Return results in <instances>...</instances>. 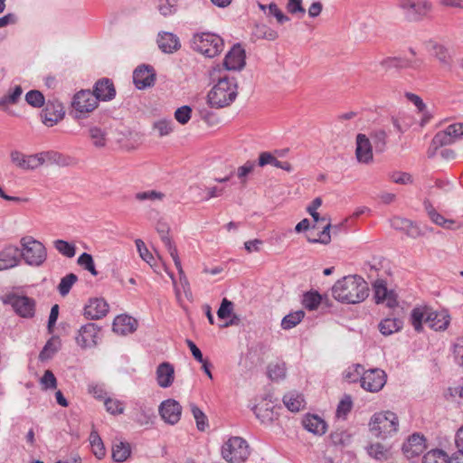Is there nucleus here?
Instances as JSON below:
<instances>
[{"label":"nucleus","instance_id":"f257e3e1","mask_svg":"<svg viewBox=\"0 0 463 463\" xmlns=\"http://www.w3.org/2000/svg\"><path fill=\"white\" fill-rule=\"evenodd\" d=\"M221 65H217L213 69L211 77L217 83L212 88L207 95L208 104L211 108L222 109L230 106L237 98L238 85L237 80L233 77L228 75L217 76L221 73Z\"/></svg>","mask_w":463,"mask_h":463},{"label":"nucleus","instance_id":"f03ea898","mask_svg":"<svg viewBox=\"0 0 463 463\" xmlns=\"http://www.w3.org/2000/svg\"><path fill=\"white\" fill-rule=\"evenodd\" d=\"M368 285L360 276H346L337 280L332 288L333 297L343 303L356 304L368 297Z\"/></svg>","mask_w":463,"mask_h":463},{"label":"nucleus","instance_id":"7ed1b4c3","mask_svg":"<svg viewBox=\"0 0 463 463\" xmlns=\"http://www.w3.org/2000/svg\"><path fill=\"white\" fill-rule=\"evenodd\" d=\"M398 427L397 415L389 411L374 413L369 422L372 434L383 439L397 432Z\"/></svg>","mask_w":463,"mask_h":463},{"label":"nucleus","instance_id":"20e7f679","mask_svg":"<svg viewBox=\"0 0 463 463\" xmlns=\"http://www.w3.org/2000/svg\"><path fill=\"white\" fill-rule=\"evenodd\" d=\"M397 7L406 22L419 23L429 16L432 4L430 0H397Z\"/></svg>","mask_w":463,"mask_h":463},{"label":"nucleus","instance_id":"39448f33","mask_svg":"<svg viewBox=\"0 0 463 463\" xmlns=\"http://www.w3.org/2000/svg\"><path fill=\"white\" fill-rule=\"evenodd\" d=\"M22 249H20L21 259L26 264L33 267L42 266L47 259V251L44 245L30 236L23 237L20 240Z\"/></svg>","mask_w":463,"mask_h":463},{"label":"nucleus","instance_id":"423d86ee","mask_svg":"<svg viewBox=\"0 0 463 463\" xmlns=\"http://www.w3.org/2000/svg\"><path fill=\"white\" fill-rule=\"evenodd\" d=\"M250 454V446L241 437H231L222 447V457L228 463H243Z\"/></svg>","mask_w":463,"mask_h":463},{"label":"nucleus","instance_id":"0eeeda50","mask_svg":"<svg viewBox=\"0 0 463 463\" xmlns=\"http://www.w3.org/2000/svg\"><path fill=\"white\" fill-rule=\"evenodd\" d=\"M223 45V40L219 35L211 33H195L192 39V48L209 58L221 53Z\"/></svg>","mask_w":463,"mask_h":463},{"label":"nucleus","instance_id":"6e6552de","mask_svg":"<svg viewBox=\"0 0 463 463\" xmlns=\"http://www.w3.org/2000/svg\"><path fill=\"white\" fill-rule=\"evenodd\" d=\"M97 98L90 90L78 91L71 100L70 114L75 119L86 118L98 107Z\"/></svg>","mask_w":463,"mask_h":463},{"label":"nucleus","instance_id":"1a4fd4ad","mask_svg":"<svg viewBox=\"0 0 463 463\" xmlns=\"http://www.w3.org/2000/svg\"><path fill=\"white\" fill-rule=\"evenodd\" d=\"M3 302L10 305L14 312L22 317L31 318L35 313V300L27 296L7 294L2 298Z\"/></svg>","mask_w":463,"mask_h":463},{"label":"nucleus","instance_id":"9d476101","mask_svg":"<svg viewBox=\"0 0 463 463\" xmlns=\"http://www.w3.org/2000/svg\"><path fill=\"white\" fill-rule=\"evenodd\" d=\"M41 112L42 122L47 127H53L60 122L65 115L63 105L57 99H49Z\"/></svg>","mask_w":463,"mask_h":463},{"label":"nucleus","instance_id":"9b49d317","mask_svg":"<svg viewBox=\"0 0 463 463\" xmlns=\"http://www.w3.org/2000/svg\"><path fill=\"white\" fill-rule=\"evenodd\" d=\"M386 383L384 371L375 368L365 371L361 377V386L371 392H377Z\"/></svg>","mask_w":463,"mask_h":463},{"label":"nucleus","instance_id":"f8f14e48","mask_svg":"<svg viewBox=\"0 0 463 463\" xmlns=\"http://www.w3.org/2000/svg\"><path fill=\"white\" fill-rule=\"evenodd\" d=\"M158 412L165 423L175 425L181 419L182 406L177 401L167 399L160 403Z\"/></svg>","mask_w":463,"mask_h":463},{"label":"nucleus","instance_id":"ddd939ff","mask_svg":"<svg viewBox=\"0 0 463 463\" xmlns=\"http://www.w3.org/2000/svg\"><path fill=\"white\" fill-rule=\"evenodd\" d=\"M99 327L94 323L82 326L75 337L76 343L82 349L91 348L97 345Z\"/></svg>","mask_w":463,"mask_h":463},{"label":"nucleus","instance_id":"4468645a","mask_svg":"<svg viewBox=\"0 0 463 463\" xmlns=\"http://www.w3.org/2000/svg\"><path fill=\"white\" fill-rule=\"evenodd\" d=\"M245 51L240 44H235L225 55L221 68L225 71H241L246 64Z\"/></svg>","mask_w":463,"mask_h":463},{"label":"nucleus","instance_id":"2eb2a0df","mask_svg":"<svg viewBox=\"0 0 463 463\" xmlns=\"http://www.w3.org/2000/svg\"><path fill=\"white\" fill-rule=\"evenodd\" d=\"M390 224L392 229L403 232L411 239H417L424 235L419 224L407 218L394 216L390 219Z\"/></svg>","mask_w":463,"mask_h":463},{"label":"nucleus","instance_id":"dca6fc26","mask_svg":"<svg viewBox=\"0 0 463 463\" xmlns=\"http://www.w3.org/2000/svg\"><path fill=\"white\" fill-rule=\"evenodd\" d=\"M402 449L409 459L419 457L426 449V439L420 433H413L403 443Z\"/></svg>","mask_w":463,"mask_h":463},{"label":"nucleus","instance_id":"f3484780","mask_svg":"<svg viewBox=\"0 0 463 463\" xmlns=\"http://www.w3.org/2000/svg\"><path fill=\"white\" fill-rule=\"evenodd\" d=\"M21 261L20 249L13 244L5 245L0 250V271L13 269Z\"/></svg>","mask_w":463,"mask_h":463},{"label":"nucleus","instance_id":"a211bd4d","mask_svg":"<svg viewBox=\"0 0 463 463\" xmlns=\"http://www.w3.org/2000/svg\"><path fill=\"white\" fill-rule=\"evenodd\" d=\"M133 81L138 90L154 85L155 71L152 66L140 65L133 72Z\"/></svg>","mask_w":463,"mask_h":463},{"label":"nucleus","instance_id":"6ab92c4d","mask_svg":"<svg viewBox=\"0 0 463 463\" xmlns=\"http://www.w3.org/2000/svg\"><path fill=\"white\" fill-rule=\"evenodd\" d=\"M99 101H109L112 100L116 96V89L111 80L108 78H102L99 80L95 85L94 90L91 91Z\"/></svg>","mask_w":463,"mask_h":463},{"label":"nucleus","instance_id":"aec40b11","mask_svg":"<svg viewBox=\"0 0 463 463\" xmlns=\"http://www.w3.org/2000/svg\"><path fill=\"white\" fill-rule=\"evenodd\" d=\"M11 162L22 170H34L39 167L40 159L37 154L24 155L18 150L10 153Z\"/></svg>","mask_w":463,"mask_h":463},{"label":"nucleus","instance_id":"412c9836","mask_svg":"<svg viewBox=\"0 0 463 463\" xmlns=\"http://www.w3.org/2000/svg\"><path fill=\"white\" fill-rule=\"evenodd\" d=\"M109 312V305L104 298H92L84 307V316L88 319H100Z\"/></svg>","mask_w":463,"mask_h":463},{"label":"nucleus","instance_id":"4be33fe9","mask_svg":"<svg viewBox=\"0 0 463 463\" xmlns=\"http://www.w3.org/2000/svg\"><path fill=\"white\" fill-rule=\"evenodd\" d=\"M373 287L376 303L386 301L389 307H393L397 305L395 294L392 290H388L384 280H375Z\"/></svg>","mask_w":463,"mask_h":463},{"label":"nucleus","instance_id":"5701e85b","mask_svg":"<svg viewBox=\"0 0 463 463\" xmlns=\"http://www.w3.org/2000/svg\"><path fill=\"white\" fill-rule=\"evenodd\" d=\"M156 379L161 388L170 387L175 380V368L169 362L161 363L156 370Z\"/></svg>","mask_w":463,"mask_h":463},{"label":"nucleus","instance_id":"b1692460","mask_svg":"<svg viewBox=\"0 0 463 463\" xmlns=\"http://www.w3.org/2000/svg\"><path fill=\"white\" fill-rule=\"evenodd\" d=\"M156 42L158 48L165 53H173L181 48L179 38L173 33H159Z\"/></svg>","mask_w":463,"mask_h":463},{"label":"nucleus","instance_id":"393cba45","mask_svg":"<svg viewBox=\"0 0 463 463\" xmlns=\"http://www.w3.org/2000/svg\"><path fill=\"white\" fill-rule=\"evenodd\" d=\"M373 145L364 134H358L356 137V157L359 162L369 163L373 160Z\"/></svg>","mask_w":463,"mask_h":463},{"label":"nucleus","instance_id":"a878e982","mask_svg":"<svg viewBox=\"0 0 463 463\" xmlns=\"http://www.w3.org/2000/svg\"><path fill=\"white\" fill-rule=\"evenodd\" d=\"M450 323V316L447 310L435 311L430 307L428 326L435 331L446 330Z\"/></svg>","mask_w":463,"mask_h":463},{"label":"nucleus","instance_id":"bb28decb","mask_svg":"<svg viewBox=\"0 0 463 463\" xmlns=\"http://www.w3.org/2000/svg\"><path fill=\"white\" fill-rule=\"evenodd\" d=\"M113 331L126 335L135 332L137 328V321L128 315L118 316L113 322Z\"/></svg>","mask_w":463,"mask_h":463},{"label":"nucleus","instance_id":"cd10ccee","mask_svg":"<svg viewBox=\"0 0 463 463\" xmlns=\"http://www.w3.org/2000/svg\"><path fill=\"white\" fill-rule=\"evenodd\" d=\"M38 158L40 159L39 166L44 164L57 165L60 166H65L70 164V157L63 156L62 154L56 151H44L37 153Z\"/></svg>","mask_w":463,"mask_h":463},{"label":"nucleus","instance_id":"c85d7f7f","mask_svg":"<svg viewBox=\"0 0 463 463\" xmlns=\"http://www.w3.org/2000/svg\"><path fill=\"white\" fill-rule=\"evenodd\" d=\"M429 313L430 307L427 306L416 307L411 310L410 321L415 331L421 332L423 323L428 325Z\"/></svg>","mask_w":463,"mask_h":463},{"label":"nucleus","instance_id":"c756f323","mask_svg":"<svg viewBox=\"0 0 463 463\" xmlns=\"http://www.w3.org/2000/svg\"><path fill=\"white\" fill-rule=\"evenodd\" d=\"M310 215L314 219L315 222L327 221V223L323 227V230L319 232L318 238L307 237V241L309 242H311V243L328 244L330 242V241H331V236H330L331 223L329 222V219H327L325 216L324 217H320L319 213L317 212L315 213H311Z\"/></svg>","mask_w":463,"mask_h":463},{"label":"nucleus","instance_id":"7c9ffc66","mask_svg":"<svg viewBox=\"0 0 463 463\" xmlns=\"http://www.w3.org/2000/svg\"><path fill=\"white\" fill-rule=\"evenodd\" d=\"M304 427L316 435H323L326 431V421L317 415H307L303 420Z\"/></svg>","mask_w":463,"mask_h":463},{"label":"nucleus","instance_id":"2f4dec72","mask_svg":"<svg viewBox=\"0 0 463 463\" xmlns=\"http://www.w3.org/2000/svg\"><path fill=\"white\" fill-rule=\"evenodd\" d=\"M380 65L385 70H390L392 68L395 69H404V68H417L420 64L417 61H410L407 59L400 58V57H388L383 59Z\"/></svg>","mask_w":463,"mask_h":463},{"label":"nucleus","instance_id":"473e14b6","mask_svg":"<svg viewBox=\"0 0 463 463\" xmlns=\"http://www.w3.org/2000/svg\"><path fill=\"white\" fill-rule=\"evenodd\" d=\"M260 166H264L267 165H272L277 168L283 169L288 173L293 171L292 165L287 161H279L269 152H262L259 156Z\"/></svg>","mask_w":463,"mask_h":463},{"label":"nucleus","instance_id":"72a5a7b5","mask_svg":"<svg viewBox=\"0 0 463 463\" xmlns=\"http://www.w3.org/2000/svg\"><path fill=\"white\" fill-rule=\"evenodd\" d=\"M403 327V321L396 317H386L379 323V330L383 335H391Z\"/></svg>","mask_w":463,"mask_h":463},{"label":"nucleus","instance_id":"f704fd0d","mask_svg":"<svg viewBox=\"0 0 463 463\" xmlns=\"http://www.w3.org/2000/svg\"><path fill=\"white\" fill-rule=\"evenodd\" d=\"M88 136L91 141V144L96 148H103L107 146L108 134L105 129H102L97 126H92L88 129Z\"/></svg>","mask_w":463,"mask_h":463},{"label":"nucleus","instance_id":"c9c22d12","mask_svg":"<svg viewBox=\"0 0 463 463\" xmlns=\"http://www.w3.org/2000/svg\"><path fill=\"white\" fill-rule=\"evenodd\" d=\"M61 342L58 337L50 338L43 350L39 354V359L41 361H47L53 357V355L60 350Z\"/></svg>","mask_w":463,"mask_h":463},{"label":"nucleus","instance_id":"e433bc0d","mask_svg":"<svg viewBox=\"0 0 463 463\" xmlns=\"http://www.w3.org/2000/svg\"><path fill=\"white\" fill-rule=\"evenodd\" d=\"M157 232L160 235V238L166 247L170 256L175 255L177 252V249L170 237L168 236L169 227L164 222H158L156 227Z\"/></svg>","mask_w":463,"mask_h":463},{"label":"nucleus","instance_id":"4c0bfd02","mask_svg":"<svg viewBox=\"0 0 463 463\" xmlns=\"http://www.w3.org/2000/svg\"><path fill=\"white\" fill-rule=\"evenodd\" d=\"M283 403L290 411L297 412L304 407V399L297 392H288L284 395Z\"/></svg>","mask_w":463,"mask_h":463},{"label":"nucleus","instance_id":"58836bf2","mask_svg":"<svg viewBox=\"0 0 463 463\" xmlns=\"http://www.w3.org/2000/svg\"><path fill=\"white\" fill-rule=\"evenodd\" d=\"M130 445L127 442L119 441L112 447V458L116 462H124L130 456Z\"/></svg>","mask_w":463,"mask_h":463},{"label":"nucleus","instance_id":"ea45409f","mask_svg":"<svg viewBox=\"0 0 463 463\" xmlns=\"http://www.w3.org/2000/svg\"><path fill=\"white\" fill-rule=\"evenodd\" d=\"M23 94V89L20 85L14 86L7 94L0 99V109L6 110L8 105L16 104Z\"/></svg>","mask_w":463,"mask_h":463},{"label":"nucleus","instance_id":"a19ab883","mask_svg":"<svg viewBox=\"0 0 463 463\" xmlns=\"http://www.w3.org/2000/svg\"><path fill=\"white\" fill-rule=\"evenodd\" d=\"M387 132L383 129H375L371 133L373 146L377 153H383L386 149Z\"/></svg>","mask_w":463,"mask_h":463},{"label":"nucleus","instance_id":"79ce46f5","mask_svg":"<svg viewBox=\"0 0 463 463\" xmlns=\"http://www.w3.org/2000/svg\"><path fill=\"white\" fill-rule=\"evenodd\" d=\"M366 451L371 458L376 460H386L391 455L389 449L378 442L366 447Z\"/></svg>","mask_w":463,"mask_h":463},{"label":"nucleus","instance_id":"37998d69","mask_svg":"<svg viewBox=\"0 0 463 463\" xmlns=\"http://www.w3.org/2000/svg\"><path fill=\"white\" fill-rule=\"evenodd\" d=\"M252 33L259 39L268 41H275L279 37L278 32L266 24H257Z\"/></svg>","mask_w":463,"mask_h":463},{"label":"nucleus","instance_id":"c03bdc74","mask_svg":"<svg viewBox=\"0 0 463 463\" xmlns=\"http://www.w3.org/2000/svg\"><path fill=\"white\" fill-rule=\"evenodd\" d=\"M434 55L442 64L443 67L450 69L452 66V57L449 54L448 49L440 44H435L433 46Z\"/></svg>","mask_w":463,"mask_h":463},{"label":"nucleus","instance_id":"a18cd8bd","mask_svg":"<svg viewBox=\"0 0 463 463\" xmlns=\"http://www.w3.org/2000/svg\"><path fill=\"white\" fill-rule=\"evenodd\" d=\"M90 442L94 455L99 459H101L105 456L106 450L102 439L97 431L93 430L90 432Z\"/></svg>","mask_w":463,"mask_h":463},{"label":"nucleus","instance_id":"49530a36","mask_svg":"<svg viewBox=\"0 0 463 463\" xmlns=\"http://www.w3.org/2000/svg\"><path fill=\"white\" fill-rule=\"evenodd\" d=\"M78 277L74 273H69L61 278L57 289L61 296L65 297L71 291L72 286L77 282Z\"/></svg>","mask_w":463,"mask_h":463},{"label":"nucleus","instance_id":"de8ad7c7","mask_svg":"<svg viewBox=\"0 0 463 463\" xmlns=\"http://www.w3.org/2000/svg\"><path fill=\"white\" fill-rule=\"evenodd\" d=\"M305 317L303 310H298L296 312L289 313L285 316L281 321V326L283 329H291L301 322Z\"/></svg>","mask_w":463,"mask_h":463},{"label":"nucleus","instance_id":"09e8293b","mask_svg":"<svg viewBox=\"0 0 463 463\" xmlns=\"http://www.w3.org/2000/svg\"><path fill=\"white\" fill-rule=\"evenodd\" d=\"M155 414L152 409L140 406L135 415V421L140 426H147L153 422Z\"/></svg>","mask_w":463,"mask_h":463},{"label":"nucleus","instance_id":"8fccbe9b","mask_svg":"<svg viewBox=\"0 0 463 463\" xmlns=\"http://www.w3.org/2000/svg\"><path fill=\"white\" fill-rule=\"evenodd\" d=\"M56 250L67 258H73L76 254V247L74 244L64 240H56L53 241Z\"/></svg>","mask_w":463,"mask_h":463},{"label":"nucleus","instance_id":"3c124183","mask_svg":"<svg viewBox=\"0 0 463 463\" xmlns=\"http://www.w3.org/2000/svg\"><path fill=\"white\" fill-rule=\"evenodd\" d=\"M453 138L451 137L449 132L445 129L443 131L438 132L431 140V146L435 149H439L444 146L453 144Z\"/></svg>","mask_w":463,"mask_h":463},{"label":"nucleus","instance_id":"603ef678","mask_svg":"<svg viewBox=\"0 0 463 463\" xmlns=\"http://www.w3.org/2000/svg\"><path fill=\"white\" fill-rule=\"evenodd\" d=\"M286 364L284 362H278L275 364H270L268 366V373L269 377L271 380H282L286 376Z\"/></svg>","mask_w":463,"mask_h":463},{"label":"nucleus","instance_id":"864d4df0","mask_svg":"<svg viewBox=\"0 0 463 463\" xmlns=\"http://www.w3.org/2000/svg\"><path fill=\"white\" fill-rule=\"evenodd\" d=\"M165 197V194L162 192L156 190H147L143 192H138L135 194L136 200L139 202L143 201H150V202H162Z\"/></svg>","mask_w":463,"mask_h":463},{"label":"nucleus","instance_id":"5fc2aeb1","mask_svg":"<svg viewBox=\"0 0 463 463\" xmlns=\"http://www.w3.org/2000/svg\"><path fill=\"white\" fill-rule=\"evenodd\" d=\"M25 101L36 109L42 108L45 104L43 94L36 90H32L25 94Z\"/></svg>","mask_w":463,"mask_h":463},{"label":"nucleus","instance_id":"6e6d98bb","mask_svg":"<svg viewBox=\"0 0 463 463\" xmlns=\"http://www.w3.org/2000/svg\"><path fill=\"white\" fill-rule=\"evenodd\" d=\"M192 414L196 421V427L199 430L203 431L208 426V420L203 411L194 403L190 404Z\"/></svg>","mask_w":463,"mask_h":463},{"label":"nucleus","instance_id":"4d7b16f0","mask_svg":"<svg viewBox=\"0 0 463 463\" xmlns=\"http://www.w3.org/2000/svg\"><path fill=\"white\" fill-rule=\"evenodd\" d=\"M321 296L317 292H307L304 294L302 303L309 310L318 307L321 303Z\"/></svg>","mask_w":463,"mask_h":463},{"label":"nucleus","instance_id":"13d9d810","mask_svg":"<svg viewBox=\"0 0 463 463\" xmlns=\"http://www.w3.org/2000/svg\"><path fill=\"white\" fill-rule=\"evenodd\" d=\"M351 435L345 430L336 429L335 431L331 432L330 439L332 443L335 446L338 445H346L350 442Z\"/></svg>","mask_w":463,"mask_h":463},{"label":"nucleus","instance_id":"bf43d9fd","mask_svg":"<svg viewBox=\"0 0 463 463\" xmlns=\"http://www.w3.org/2000/svg\"><path fill=\"white\" fill-rule=\"evenodd\" d=\"M104 405L108 412L113 415L122 414L124 412L123 403L116 399L106 398Z\"/></svg>","mask_w":463,"mask_h":463},{"label":"nucleus","instance_id":"052dcab7","mask_svg":"<svg viewBox=\"0 0 463 463\" xmlns=\"http://www.w3.org/2000/svg\"><path fill=\"white\" fill-rule=\"evenodd\" d=\"M40 383L45 390H54L57 388V379L51 370L44 372Z\"/></svg>","mask_w":463,"mask_h":463},{"label":"nucleus","instance_id":"680f3d73","mask_svg":"<svg viewBox=\"0 0 463 463\" xmlns=\"http://www.w3.org/2000/svg\"><path fill=\"white\" fill-rule=\"evenodd\" d=\"M192 116V109L190 106L184 105L178 108L175 112V118L182 125L186 124Z\"/></svg>","mask_w":463,"mask_h":463},{"label":"nucleus","instance_id":"e2e57ef3","mask_svg":"<svg viewBox=\"0 0 463 463\" xmlns=\"http://www.w3.org/2000/svg\"><path fill=\"white\" fill-rule=\"evenodd\" d=\"M135 244L137 246V250L141 259L152 266L151 262L154 260V257H153L152 253L146 248L145 242L141 239H137L135 241Z\"/></svg>","mask_w":463,"mask_h":463},{"label":"nucleus","instance_id":"0e129e2a","mask_svg":"<svg viewBox=\"0 0 463 463\" xmlns=\"http://www.w3.org/2000/svg\"><path fill=\"white\" fill-rule=\"evenodd\" d=\"M176 0H159L158 10L164 16H168L175 12Z\"/></svg>","mask_w":463,"mask_h":463},{"label":"nucleus","instance_id":"69168bd1","mask_svg":"<svg viewBox=\"0 0 463 463\" xmlns=\"http://www.w3.org/2000/svg\"><path fill=\"white\" fill-rule=\"evenodd\" d=\"M352 400L351 397L346 395L344 399L340 401V402L337 405L336 409V415L337 417H345L352 410Z\"/></svg>","mask_w":463,"mask_h":463},{"label":"nucleus","instance_id":"338daca9","mask_svg":"<svg viewBox=\"0 0 463 463\" xmlns=\"http://www.w3.org/2000/svg\"><path fill=\"white\" fill-rule=\"evenodd\" d=\"M232 309H233L232 302L228 300L227 298H223L222 300L221 306L217 311V316L220 319H225L232 315Z\"/></svg>","mask_w":463,"mask_h":463},{"label":"nucleus","instance_id":"774afa93","mask_svg":"<svg viewBox=\"0 0 463 463\" xmlns=\"http://www.w3.org/2000/svg\"><path fill=\"white\" fill-rule=\"evenodd\" d=\"M154 128L158 131L159 136H166L173 130L172 120L161 119L154 124Z\"/></svg>","mask_w":463,"mask_h":463}]
</instances>
